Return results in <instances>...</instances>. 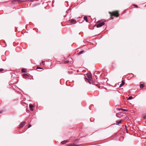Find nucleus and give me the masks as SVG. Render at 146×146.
Instances as JSON below:
<instances>
[{
  "label": "nucleus",
  "instance_id": "1",
  "mask_svg": "<svg viewBox=\"0 0 146 146\" xmlns=\"http://www.w3.org/2000/svg\"><path fill=\"white\" fill-rule=\"evenodd\" d=\"M109 13L110 14L111 16H114L116 17H117L119 16V11H116L113 12V13H111L110 12H109Z\"/></svg>",
  "mask_w": 146,
  "mask_h": 146
},
{
  "label": "nucleus",
  "instance_id": "2",
  "mask_svg": "<svg viewBox=\"0 0 146 146\" xmlns=\"http://www.w3.org/2000/svg\"><path fill=\"white\" fill-rule=\"evenodd\" d=\"M88 77L89 78V79L87 78H85V81L86 82H88L90 84H91V82H92V81L91 80L92 79V76L91 75L89 74L88 75Z\"/></svg>",
  "mask_w": 146,
  "mask_h": 146
},
{
  "label": "nucleus",
  "instance_id": "3",
  "mask_svg": "<svg viewBox=\"0 0 146 146\" xmlns=\"http://www.w3.org/2000/svg\"><path fill=\"white\" fill-rule=\"evenodd\" d=\"M105 24V23L104 22H102L100 23L99 24H98L97 25V28H99L101 27L102 26H103Z\"/></svg>",
  "mask_w": 146,
  "mask_h": 146
},
{
  "label": "nucleus",
  "instance_id": "4",
  "mask_svg": "<svg viewBox=\"0 0 146 146\" xmlns=\"http://www.w3.org/2000/svg\"><path fill=\"white\" fill-rule=\"evenodd\" d=\"M25 121L22 122L19 125L20 128H21L23 127L24 125L25 124Z\"/></svg>",
  "mask_w": 146,
  "mask_h": 146
},
{
  "label": "nucleus",
  "instance_id": "5",
  "mask_svg": "<svg viewBox=\"0 0 146 146\" xmlns=\"http://www.w3.org/2000/svg\"><path fill=\"white\" fill-rule=\"evenodd\" d=\"M70 22L71 23H74V24H75L76 23V21L75 19H72L71 20Z\"/></svg>",
  "mask_w": 146,
  "mask_h": 146
},
{
  "label": "nucleus",
  "instance_id": "6",
  "mask_svg": "<svg viewBox=\"0 0 146 146\" xmlns=\"http://www.w3.org/2000/svg\"><path fill=\"white\" fill-rule=\"evenodd\" d=\"M12 3L13 4H17L18 3L17 0H13L12 1Z\"/></svg>",
  "mask_w": 146,
  "mask_h": 146
},
{
  "label": "nucleus",
  "instance_id": "7",
  "mask_svg": "<svg viewBox=\"0 0 146 146\" xmlns=\"http://www.w3.org/2000/svg\"><path fill=\"white\" fill-rule=\"evenodd\" d=\"M26 1V0H17L18 3H21Z\"/></svg>",
  "mask_w": 146,
  "mask_h": 146
},
{
  "label": "nucleus",
  "instance_id": "8",
  "mask_svg": "<svg viewBox=\"0 0 146 146\" xmlns=\"http://www.w3.org/2000/svg\"><path fill=\"white\" fill-rule=\"evenodd\" d=\"M68 140H66L64 141L61 142V143L62 144H64L68 142Z\"/></svg>",
  "mask_w": 146,
  "mask_h": 146
},
{
  "label": "nucleus",
  "instance_id": "9",
  "mask_svg": "<svg viewBox=\"0 0 146 146\" xmlns=\"http://www.w3.org/2000/svg\"><path fill=\"white\" fill-rule=\"evenodd\" d=\"M125 84V82H124L123 80L122 81V82L121 84H120L119 87H121L122 86H123Z\"/></svg>",
  "mask_w": 146,
  "mask_h": 146
},
{
  "label": "nucleus",
  "instance_id": "10",
  "mask_svg": "<svg viewBox=\"0 0 146 146\" xmlns=\"http://www.w3.org/2000/svg\"><path fill=\"white\" fill-rule=\"evenodd\" d=\"M84 52V50L83 51H81L79 52L78 53H77V54L78 55H80L81 54L83 53V52Z\"/></svg>",
  "mask_w": 146,
  "mask_h": 146
},
{
  "label": "nucleus",
  "instance_id": "11",
  "mask_svg": "<svg viewBox=\"0 0 146 146\" xmlns=\"http://www.w3.org/2000/svg\"><path fill=\"white\" fill-rule=\"evenodd\" d=\"M121 120H120L119 121H116V124L117 125L119 124L120 123H121Z\"/></svg>",
  "mask_w": 146,
  "mask_h": 146
},
{
  "label": "nucleus",
  "instance_id": "12",
  "mask_svg": "<svg viewBox=\"0 0 146 146\" xmlns=\"http://www.w3.org/2000/svg\"><path fill=\"white\" fill-rule=\"evenodd\" d=\"M29 106L31 110L32 111H33V109L32 108L33 107V106L32 105L30 104L29 105Z\"/></svg>",
  "mask_w": 146,
  "mask_h": 146
},
{
  "label": "nucleus",
  "instance_id": "13",
  "mask_svg": "<svg viewBox=\"0 0 146 146\" xmlns=\"http://www.w3.org/2000/svg\"><path fill=\"white\" fill-rule=\"evenodd\" d=\"M84 19L87 22H88V20L87 19V17L86 16H85L84 17Z\"/></svg>",
  "mask_w": 146,
  "mask_h": 146
},
{
  "label": "nucleus",
  "instance_id": "14",
  "mask_svg": "<svg viewBox=\"0 0 146 146\" xmlns=\"http://www.w3.org/2000/svg\"><path fill=\"white\" fill-rule=\"evenodd\" d=\"M143 119H146V113L143 114Z\"/></svg>",
  "mask_w": 146,
  "mask_h": 146
},
{
  "label": "nucleus",
  "instance_id": "15",
  "mask_svg": "<svg viewBox=\"0 0 146 146\" xmlns=\"http://www.w3.org/2000/svg\"><path fill=\"white\" fill-rule=\"evenodd\" d=\"M144 87V85L143 84H141L140 85V87L141 88H142Z\"/></svg>",
  "mask_w": 146,
  "mask_h": 146
},
{
  "label": "nucleus",
  "instance_id": "16",
  "mask_svg": "<svg viewBox=\"0 0 146 146\" xmlns=\"http://www.w3.org/2000/svg\"><path fill=\"white\" fill-rule=\"evenodd\" d=\"M22 72H23V73H25V72H26V71H25L24 70V69H22Z\"/></svg>",
  "mask_w": 146,
  "mask_h": 146
},
{
  "label": "nucleus",
  "instance_id": "17",
  "mask_svg": "<svg viewBox=\"0 0 146 146\" xmlns=\"http://www.w3.org/2000/svg\"><path fill=\"white\" fill-rule=\"evenodd\" d=\"M132 98H133V97H132V96H129V98H128V100H131V99H132Z\"/></svg>",
  "mask_w": 146,
  "mask_h": 146
},
{
  "label": "nucleus",
  "instance_id": "18",
  "mask_svg": "<svg viewBox=\"0 0 146 146\" xmlns=\"http://www.w3.org/2000/svg\"><path fill=\"white\" fill-rule=\"evenodd\" d=\"M77 146V145H76L72 144L70 145L69 146Z\"/></svg>",
  "mask_w": 146,
  "mask_h": 146
},
{
  "label": "nucleus",
  "instance_id": "19",
  "mask_svg": "<svg viewBox=\"0 0 146 146\" xmlns=\"http://www.w3.org/2000/svg\"><path fill=\"white\" fill-rule=\"evenodd\" d=\"M37 69H42V68H41V67H37Z\"/></svg>",
  "mask_w": 146,
  "mask_h": 146
},
{
  "label": "nucleus",
  "instance_id": "20",
  "mask_svg": "<svg viewBox=\"0 0 146 146\" xmlns=\"http://www.w3.org/2000/svg\"><path fill=\"white\" fill-rule=\"evenodd\" d=\"M31 126H32V125H31V124L29 125V126L28 127V128H29Z\"/></svg>",
  "mask_w": 146,
  "mask_h": 146
},
{
  "label": "nucleus",
  "instance_id": "21",
  "mask_svg": "<svg viewBox=\"0 0 146 146\" xmlns=\"http://www.w3.org/2000/svg\"><path fill=\"white\" fill-rule=\"evenodd\" d=\"M3 70V69H0V72H1Z\"/></svg>",
  "mask_w": 146,
  "mask_h": 146
},
{
  "label": "nucleus",
  "instance_id": "22",
  "mask_svg": "<svg viewBox=\"0 0 146 146\" xmlns=\"http://www.w3.org/2000/svg\"><path fill=\"white\" fill-rule=\"evenodd\" d=\"M134 5L136 7H138L137 5Z\"/></svg>",
  "mask_w": 146,
  "mask_h": 146
},
{
  "label": "nucleus",
  "instance_id": "23",
  "mask_svg": "<svg viewBox=\"0 0 146 146\" xmlns=\"http://www.w3.org/2000/svg\"><path fill=\"white\" fill-rule=\"evenodd\" d=\"M92 84L93 85H94V84H95V85H96V86H97V85H96V84H94V82H92Z\"/></svg>",
  "mask_w": 146,
  "mask_h": 146
},
{
  "label": "nucleus",
  "instance_id": "24",
  "mask_svg": "<svg viewBox=\"0 0 146 146\" xmlns=\"http://www.w3.org/2000/svg\"><path fill=\"white\" fill-rule=\"evenodd\" d=\"M122 110L124 111H127V110L126 109H122Z\"/></svg>",
  "mask_w": 146,
  "mask_h": 146
},
{
  "label": "nucleus",
  "instance_id": "25",
  "mask_svg": "<svg viewBox=\"0 0 146 146\" xmlns=\"http://www.w3.org/2000/svg\"><path fill=\"white\" fill-rule=\"evenodd\" d=\"M69 62V61L67 60V61H66V63H68Z\"/></svg>",
  "mask_w": 146,
  "mask_h": 146
},
{
  "label": "nucleus",
  "instance_id": "26",
  "mask_svg": "<svg viewBox=\"0 0 146 146\" xmlns=\"http://www.w3.org/2000/svg\"><path fill=\"white\" fill-rule=\"evenodd\" d=\"M3 112V111H0V114L2 113Z\"/></svg>",
  "mask_w": 146,
  "mask_h": 146
},
{
  "label": "nucleus",
  "instance_id": "27",
  "mask_svg": "<svg viewBox=\"0 0 146 146\" xmlns=\"http://www.w3.org/2000/svg\"><path fill=\"white\" fill-rule=\"evenodd\" d=\"M44 62H42V63H43V64H44Z\"/></svg>",
  "mask_w": 146,
  "mask_h": 146
},
{
  "label": "nucleus",
  "instance_id": "28",
  "mask_svg": "<svg viewBox=\"0 0 146 146\" xmlns=\"http://www.w3.org/2000/svg\"><path fill=\"white\" fill-rule=\"evenodd\" d=\"M30 0L31 1H33V0Z\"/></svg>",
  "mask_w": 146,
  "mask_h": 146
},
{
  "label": "nucleus",
  "instance_id": "29",
  "mask_svg": "<svg viewBox=\"0 0 146 146\" xmlns=\"http://www.w3.org/2000/svg\"><path fill=\"white\" fill-rule=\"evenodd\" d=\"M25 75H27V74H25Z\"/></svg>",
  "mask_w": 146,
  "mask_h": 146
},
{
  "label": "nucleus",
  "instance_id": "30",
  "mask_svg": "<svg viewBox=\"0 0 146 146\" xmlns=\"http://www.w3.org/2000/svg\"><path fill=\"white\" fill-rule=\"evenodd\" d=\"M68 72L69 73V72Z\"/></svg>",
  "mask_w": 146,
  "mask_h": 146
}]
</instances>
